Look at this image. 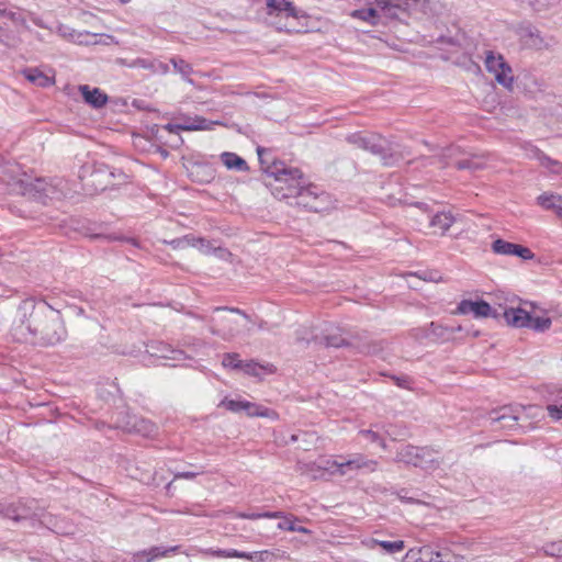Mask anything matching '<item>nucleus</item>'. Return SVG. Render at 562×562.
Segmentation results:
<instances>
[{"mask_svg":"<svg viewBox=\"0 0 562 562\" xmlns=\"http://www.w3.org/2000/svg\"><path fill=\"white\" fill-rule=\"evenodd\" d=\"M12 337L38 347H53L67 338L61 313L44 300L20 302L11 328Z\"/></svg>","mask_w":562,"mask_h":562,"instance_id":"f257e3e1","label":"nucleus"},{"mask_svg":"<svg viewBox=\"0 0 562 562\" xmlns=\"http://www.w3.org/2000/svg\"><path fill=\"white\" fill-rule=\"evenodd\" d=\"M266 173L274 178L276 182L286 186L288 193H282L280 199L293 198L296 205L312 212H322L330 204V195L315 184L307 183L299 168L278 161L269 166ZM280 189L283 187L280 186Z\"/></svg>","mask_w":562,"mask_h":562,"instance_id":"f03ea898","label":"nucleus"},{"mask_svg":"<svg viewBox=\"0 0 562 562\" xmlns=\"http://www.w3.org/2000/svg\"><path fill=\"white\" fill-rule=\"evenodd\" d=\"M8 186L11 193L29 196L43 204L50 200H61L69 191L67 181L58 178L49 181L43 178L34 180L12 178Z\"/></svg>","mask_w":562,"mask_h":562,"instance_id":"7ed1b4c3","label":"nucleus"},{"mask_svg":"<svg viewBox=\"0 0 562 562\" xmlns=\"http://www.w3.org/2000/svg\"><path fill=\"white\" fill-rule=\"evenodd\" d=\"M346 140L358 148L379 156L385 166H392L396 161L392 144L379 134H363L358 132L349 134Z\"/></svg>","mask_w":562,"mask_h":562,"instance_id":"20e7f679","label":"nucleus"},{"mask_svg":"<svg viewBox=\"0 0 562 562\" xmlns=\"http://www.w3.org/2000/svg\"><path fill=\"white\" fill-rule=\"evenodd\" d=\"M0 515L16 522L30 521L32 527L35 526V521L45 526L50 522L47 521L44 509L35 499H20L8 505H0Z\"/></svg>","mask_w":562,"mask_h":562,"instance_id":"39448f33","label":"nucleus"},{"mask_svg":"<svg viewBox=\"0 0 562 562\" xmlns=\"http://www.w3.org/2000/svg\"><path fill=\"white\" fill-rule=\"evenodd\" d=\"M396 461L404 462L426 471L436 470L441 463L435 450L428 447H416L412 445H406L398 450Z\"/></svg>","mask_w":562,"mask_h":562,"instance_id":"423d86ee","label":"nucleus"},{"mask_svg":"<svg viewBox=\"0 0 562 562\" xmlns=\"http://www.w3.org/2000/svg\"><path fill=\"white\" fill-rule=\"evenodd\" d=\"M114 171L104 164L85 165L79 173L83 188L91 192H101L116 184L112 182Z\"/></svg>","mask_w":562,"mask_h":562,"instance_id":"0eeeda50","label":"nucleus"},{"mask_svg":"<svg viewBox=\"0 0 562 562\" xmlns=\"http://www.w3.org/2000/svg\"><path fill=\"white\" fill-rule=\"evenodd\" d=\"M506 323L516 328H530L536 331H546L551 326V318L532 316L522 308H507L503 313Z\"/></svg>","mask_w":562,"mask_h":562,"instance_id":"6e6552de","label":"nucleus"},{"mask_svg":"<svg viewBox=\"0 0 562 562\" xmlns=\"http://www.w3.org/2000/svg\"><path fill=\"white\" fill-rule=\"evenodd\" d=\"M522 411V405H505L490 412L487 420L493 430H513L520 426Z\"/></svg>","mask_w":562,"mask_h":562,"instance_id":"1a4fd4ad","label":"nucleus"},{"mask_svg":"<svg viewBox=\"0 0 562 562\" xmlns=\"http://www.w3.org/2000/svg\"><path fill=\"white\" fill-rule=\"evenodd\" d=\"M485 66L488 72L494 74L495 80L503 87L510 89L514 82L513 70L502 55L486 52Z\"/></svg>","mask_w":562,"mask_h":562,"instance_id":"9d476101","label":"nucleus"},{"mask_svg":"<svg viewBox=\"0 0 562 562\" xmlns=\"http://www.w3.org/2000/svg\"><path fill=\"white\" fill-rule=\"evenodd\" d=\"M376 461L367 459L362 454L351 456L349 459H342L341 461L333 462L331 473L339 475H348L358 470H366L367 472H373L376 470Z\"/></svg>","mask_w":562,"mask_h":562,"instance_id":"9b49d317","label":"nucleus"},{"mask_svg":"<svg viewBox=\"0 0 562 562\" xmlns=\"http://www.w3.org/2000/svg\"><path fill=\"white\" fill-rule=\"evenodd\" d=\"M458 151L459 148L457 147H450L447 149V154H445V156L451 159V161L447 162V165L452 166L459 170H469L471 172L481 170L486 166L484 155L469 154L462 158H457Z\"/></svg>","mask_w":562,"mask_h":562,"instance_id":"f8f14e48","label":"nucleus"},{"mask_svg":"<svg viewBox=\"0 0 562 562\" xmlns=\"http://www.w3.org/2000/svg\"><path fill=\"white\" fill-rule=\"evenodd\" d=\"M516 33L528 47L542 49L550 46L551 38L547 40L542 37L540 31L531 23L522 22L518 24L516 27Z\"/></svg>","mask_w":562,"mask_h":562,"instance_id":"ddd939ff","label":"nucleus"},{"mask_svg":"<svg viewBox=\"0 0 562 562\" xmlns=\"http://www.w3.org/2000/svg\"><path fill=\"white\" fill-rule=\"evenodd\" d=\"M117 427H121L127 432H135L143 437H151L157 434L156 424L137 415H127L126 422L119 423Z\"/></svg>","mask_w":562,"mask_h":562,"instance_id":"4468645a","label":"nucleus"},{"mask_svg":"<svg viewBox=\"0 0 562 562\" xmlns=\"http://www.w3.org/2000/svg\"><path fill=\"white\" fill-rule=\"evenodd\" d=\"M494 254L503 256H517L524 260L533 259L535 254L528 248L519 244L510 243L502 238H497L491 246Z\"/></svg>","mask_w":562,"mask_h":562,"instance_id":"2eb2a0df","label":"nucleus"},{"mask_svg":"<svg viewBox=\"0 0 562 562\" xmlns=\"http://www.w3.org/2000/svg\"><path fill=\"white\" fill-rule=\"evenodd\" d=\"M383 16L390 20L402 21L411 13L408 7L402 4L398 0H374Z\"/></svg>","mask_w":562,"mask_h":562,"instance_id":"dca6fc26","label":"nucleus"},{"mask_svg":"<svg viewBox=\"0 0 562 562\" xmlns=\"http://www.w3.org/2000/svg\"><path fill=\"white\" fill-rule=\"evenodd\" d=\"M237 326L238 322L227 316L212 317L210 330L213 335L229 340L237 334Z\"/></svg>","mask_w":562,"mask_h":562,"instance_id":"f3484780","label":"nucleus"},{"mask_svg":"<svg viewBox=\"0 0 562 562\" xmlns=\"http://www.w3.org/2000/svg\"><path fill=\"white\" fill-rule=\"evenodd\" d=\"M147 352L157 359H167L180 361L186 359V355L180 349H175L162 341H155L147 346Z\"/></svg>","mask_w":562,"mask_h":562,"instance_id":"a211bd4d","label":"nucleus"},{"mask_svg":"<svg viewBox=\"0 0 562 562\" xmlns=\"http://www.w3.org/2000/svg\"><path fill=\"white\" fill-rule=\"evenodd\" d=\"M461 326L447 327L441 324L431 322L427 328L424 329V337L432 342H442L449 340L457 331H460Z\"/></svg>","mask_w":562,"mask_h":562,"instance_id":"6ab92c4d","label":"nucleus"},{"mask_svg":"<svg viewBox=\"0 0 562 562\" xmlns=\"http://www.w3.org/2000/svg\"><path fill=\"white\" fill-rule=\"evenodd\" d=\"M121 64L128 68H143L147 69L153 74L167 75L170 69L169 65L158 60V59H148V58H135L131 61L121 60Z\"/></svg>","mask_w":562,"mask_h":562,"instance_id":"aec40b11","label":"nucleus"},{"mask_svg":"<svg viewBox=\"0 0 562 562\" xmlns=\"http://www.w3.org/2000/svg\"><path fill=\"white\" fill-rule=\"evenodd\" d=\"M318 345L325 347L340 348L347 346L348 342L342 337L340 329L338 327L327 324L319 333Z\"/></svg>","mask_w":562,"mask_h":562,"instance_id":"412c9836","label":"nucleus"},{"mask_svg":"<svg viewBox=\"0 0 562 562\" xmlns=\"http://www.w3.org/2000/svg\"><path fill=\"white\" fill-rule=\"evenodd\" d=\"M179 546L173 547H151L148 550H143L134 553V562H153L154 560L162 557H167L169 553H175L179 550Z\"/></svg>","mask_w":562,"mask_h":562,"instance_id":"4be33fe9","label":"nucleus"},{"mask_svg":"<svg viewBox=\"0 0 562 562\" xmlns=\"http://www.w3.org/2000/svg\"><path fill=\"white\" fill-rule=\"evenodd\" d=\"M267 13L270 16L280 14H284L286 18L299 16L296 8L289 0H267Z\"/></svg>","mask_w":562,"mask_h":562,"instance_id":"5701e85b","label":"nucleus"},{"mask_svg":"<svg viewBox=\"0 0 562 562\" xmlns=\"http://www.w3.org/2000/svg\"><path fill=\"white\" fill-rule=\"evenodd\" d=\"M79 91L85 102L94 109H101L108 102V95L99 88H90L88 85L79 86Z\"/></svg>","mask_w":562,"mask_h":562,"instance_id":"b1692460","label":"nucleus"},{"mask_svg":"<svg viewBox=\"0 0 562 562\" xmlns=\"http://www.w3.org/2000/svg\"><path fill=\"white\" fill-rule=\"evenodd\" d=\"M274 513H280L281 517H272V519H280L278 524V529L280 530H286L291 532H300V533H310L311 530L303 527V526H296V521H301V519L292 514H285L282 510H276Z\"/></svg>","mask_w":562,"mask_h":562,"instance_id":"393cba45","label":"nucleus"},{"mask_svg":"<svg viewBox=\"0 0 562 562\" xmlns=\"http://www.w3.org/2000/svg\"><path fill=\"white\" fill-rule=\"evenodd\" d=\"M221 161L231 170L247 171L249 169L247 161L235 153H223L221 155Z\"/></svg>","mask_w":562,"mask_h":562,"instance_id":"a878e982","label":"nucleus"},{"mask_svg":"<svg viewBox=\"0 0 562 562\" xmlns=\"http://www.w3.org/2000/svg\"><path fill=\"white\" fill-rule=\"evenodd\" d=\"M350 16H352L353 19L362 20V21L369 23L370 25L375 26L379 24L381 15H380L378 9L369 7V8L353 10L350 13Z\"/></svg>","mask_w":562,"mask_h":562,"instance_id":"bb28decb","label":"nucleus"},{"mask_svg":"<svg viewBox=\"0 0 562 562\" xmlns=\"http://www.w3.org/2000/svg\"><path fill=\"white\" fill-rule=\"evenodd\" d=\"M456 218L450 212H438L430 220V226L437 227L443 235L454 223Z\"/></svg>","mask_w":562,"mask_h":562,"instance_id":"cd10ccee","label":"nucleus"},{"mask_svg":"<svg viewBox=\"0 0 562 562\" xmlns=\"http://www.w3.org/2000/svg\"><path fill=\"white\" fill-rule=\"evenodd\" d=\"M23 74L30 82L35 83L38 87H49L54 83V80L50 77L43 74L37 68H27Z\"/></svg>","mask_w":562,"mask_h":562,"instance_id":"c85d7f7f","label":"nucleus"},{"mask_svg":"<svg viewBox=\"0 0 562 562\" xmlns=\"http://www.w3.org/2000/svg\"><path fill=\"white\" fill-rule=\"evenodd\" d=\"M170 63L173 66V70L179 74L184 81L193 85V80L190 78V76L193 74V68L189 63L180 57L170 58Z\"/></svg>","mask_w":562,"mask_h":562,"instance_id":"c756f323","label":"nucleus"},{"mask_svg":"<svg viewBox=\"0 0 562 562\" xmlns=\"http://www.w3.org/2000/svg\"><path fill=\"white\" fill-rule=\"evenodd\" d=\"M319 334L315 331V329L301 326L295 331V340L297 342L311 344L314 342L318 345Z\"/></svg>","mask_w":562,"mask_h":562,"instance_id":"7c9ffc66","label":"nucleus"},{"mask_svg":"<svg viewBox=\"0 0 562 562\" xmlns=\"http://www.w3.org/2000/svg\"><path fill=\"white\" fill-rule=\"evenodd\" d=\"M537 158L539 159L541 166L549 169L551 172L562 175V162L550 158L540 150H537Z\"/></svg>","mask_w":562,"mask_h":562,"instance_id":"2f4dec72","label":"nucleus"},{"mask_svg":"<svg viewBox=\"0 0 562 562\" xmlns=\"http://www.w3.org/2000/svg\"><path fill=\"white\" fill-rule=\"evenodd\" d=\"M170 244L172 245L173 248H180V247L190 246V245L193 247L199 246L201 249L206 247L207 250H204V251L209 252V241L204 238L190 239L189 237H184V238L173 239Z\"/></svg>","mask_w":562,"mask_h":562,"instance_id":"473e14b6","label":"nucleus"},{"mask_svg":"<svg viewBox=\"0 0 562 562\" xmlns=\"http://www.w3.org/2000/svg\"><path fill=\"white\" fill-rule=\"evenodd\" d=\"M520 3L528 5L535 12H541L554 7L560 0H518Z\"/></svg>","mask_w":562,"mask_h":562,"instance_id":"72a5a7b5","label":"nucleus"},{"mask_svg":"<svg viewBox=\"0 0 562 562\" xmlns=\"http://www.w3.org/2000/svg\"><path fill=\"white\" fill-rule=\"evenodd\" d=\"M472 313L475 317L497 316L496 313L493 312L491 305L483 300L474 301Z\"/></svg>","mask_w":562,"mask_h":562,"instance_id":"f704fd0d","label":"nucleus"},{"mask_svg":"<svg viewBox=\"0 0 562 562\" xmlns=\"http://www.w3.org/2000/svg\"><path fill=\"white\" fill-rule=\"evenodd\" d=\"M537 202L543 209L551 210L555 207V204L562 202V196L553 193H542L537 198Z\"/></svg>","mask_w":562,"mask_h":562,"instance_id":"c9c22d12","label":"nucleus"},{"mask_svg":"<svg viewBox=\"0 0 562 562\" xmlns=\"http://www.w3.org/2000/svg\"><path fill=\"white\" fill-rule=\"evenodd\" d=\"M214 122H211L202 116H195L194 119L187 121L183 125L189 126L186 131H206L211 130Z\"/></svg>","mask_w":562,"mask_h":562,"instance_id":"e433bc0d","label":"nucleus"},{"mask_svg":"<svg viewBox=\"0 0 562 562\" xmlns=\"http://www.w3.org/2000/svg\"><path fill=\"white\" fill-rule=\"evenodd\" d=\"M279 550L277 551H269L263 550L259 552H251L250 561L252 562H273L279 557Z\"/></svg>","mask_w":562,"mask_h":562,"instance_id":"4c0bfd02","label":"nucleus"},{"mask_svg":"<svg viewBox=\"0 0 562 562\" xmlns=\"http://www.w3.org/2000/svg\"><path fill=\"white\" fill-rule=\"evenodd\" d=\"M375 543L385 550L387 553H397L405 548L403 540L396 541H386V540H375Z\"/></svg>","mask_w":562,"mask_h":562,"instance_id":"58836bf2","label":"nucleus"},{"mask_svg":"<svg viewBox=\"0 0 562 562\" xmlns=\"http://www.w3.org/2000/svg\"><path fill=\"white\" fill-rule=\"evenodd\" d=\"M524 411L521 412V420L524 419H540L543 416V411L541 406L538 405H528L522 406Z\"/></svg>","mask_w":562,"mask_h":562,"instance_id":"ea45409f","label":"nucleus"},{"mask_svg":"<svg viewBox=\"0 0 562 562\" xmlns=\"http://www.w3.org/2000/svg\"><path fill=\"white\" fill-rule=\"evenodd\" d=\"M244 411L250 417L268 416V408H265L262 406L256 405L247 401L245 402Z\"/></svg>","mask_w":562,"mask_h":562,"instance_id":"a19ab883","label":"nucleus"},{"mask_svg":"<svg viewBox=\"0 0 562 562\" xmlns=\"http://www.w3.org/2000/svg\"><path fill=\"white\" fill-rule=\"evenodd\" d=\"M238 517L244 518V519H250V520H256V519H260V518L272 519V517H281V514L280 513H271V512H262V513L249 512V513H240V514H238Z\"/></svg>","mask_w":562,"mask_h":562,"instance_id":"79ce46f5","label":"nucleus"},{"mask_svg":"<svg viewBox=\"0 0 562 562\" xmlns=\"http://www.w3.org/2000/svg\"><path fill=\"white\" fill-rule=\"evenodd\" d=\"M224 367L232 369H240L243 367V361L239 360L238 353H225L222 360Z\"/></svg>","mask_w":562,"mask_h":562,"instance_id":"37998d69","label":"nucleus"},{"mask_svg":"<svg viewBox=\"0 0 562 562\" xmlns=\"http://www.w3.org/2000/svg\"><path fill=\"white\" fill-rule=\"evenodd\" d=\"M245 373L254 376H258L262 370V366L250 360L248 362H243V367L240 368Z\"/></svg>","mask_w":562,"mask_h":562,"instance_id":"c03bdc74","label":"nucleus"},{"mask_svg":"<svg viewBox=\"0 0 562 562\" xmlns=\"http://www.w3.org/2000/svg\"><path fill=\"white\" fill-rule=\"evenodd\" d=\"M246 401H237V400H228L225 398L222 401L221 405L224 406L226 409L238 413L244 411V405Z\"/></svg>","mask_w":562,"mask_h":562,"instance_id":"a18cd8bd","label":"nucleus"},{"mask_svg":"<svg viewBox=\"0 0 562 562\" xmlns=\"http://www.w3.org/2000/svg\"><path fill=\"white\" fill-rule=\"evenodd\" d=\"M546 555L560 557L562 555V541L551 542L543 547Z\"/></svg>","mask_w":562,"mask_h":562,"instance_id":"49530a36","label":"nucleus"},{"mask_svg":"<svg viewBox=\"0 0 562 562\" xmlns=\"http://www.w3.org/2000/svg\"><path fill=\"white\" fill-rule=\"evenodd\" d=\"M361 436L370 440L371 442H379L382 448H385V442L381 439L379 432L373 431L372 429L360 430Z\"/></svg>","mask_w":562,"mask_h":562,"instance_id":"de8ad7c7","label":"nucleus"},{"mask_svg":"<svg viewBox=\"0 0 562 562\" xmlns=\"http://www.w3.org/2000/svg\"><path fill=\"white\" fill-rule=\"evenodd\" d=\"M473 303H474V301H471V300H462V301L458 304L457 312H458L459 314H469V313H472Z\"/></svg>","mask_w":562,"mask_h":562,"instance_id":"09e8293b","label":"nucleus"},{"mask_svg":"<svg viewBox=\"0 0 562 562\" xmlns=\"http://www.w3.org/2000/svg\"><path fill=\"white\" fill-rule=\"evenodd\" d=\"M419 549H411L403 558V562H420Z\"/></svg>","mask_w":562,"mask_h":562,"instance_id":"8fccbe9b","label":"nucleus"},{"mask_svg":"<svg viewBox=\"0 0 562 562\" xmlns=\"http://www.w3.org/2000/svg\"><path fill=\"white\" fill-rule=\"evenodd\" d=\"M213 555L218 558H238L241 557L239 554V551L236 549H229V550H217L213 552Z\"/></svg>","mask_w":562,"mask_h":562,"instance_id":"3c124183","label":"nucleus"},{"mask_svg":"<svg viewBox=\"0 0 562 562\" xmlns=\"http://www.w3.org/2000/svg\"><path fill=\"white\" fill-rule=\"evenodd\" d=\"M214 313L229 312L241 315L244 318L248 319V315L238 307H227V306H218L213 310Z\"/></svg>","mask_w":562,"mask_h":562,"instance_id":"603ef678","label":"nucleus"},{"mask_svg":"<svg viewBox=\"0 0 562 562\" xmlns=\"http://www.w3.org/2000/svg\"><path fill=\"white\" fill-rule=\"evenodd\" d=\"M391 379L400 387H403V389L409 387L411 380L407 375H401V376L392 375Z\"/></svg>","mask_w":562,"mask_h":562,"instance_id":"864d4df0","label":"nucleus"},{"mask_svg":"<svg viewBox=\"0 0 562 562\" xmlns=\"http://www.w3.org/2000/svg\"><path fill=\"white\" fill-rule=\"evenodd\" d=\"M67 27H65L64 25H60L59 29H58V32L64 36V37H69L74 41H77L79 43H82V41L80 40L81 35L82 34H77V36H75V31L72 32H67Z\"/></svg>","mask_w":562,"mask_h":562,"instance_id":"5fc2aeb1","label":"nucleus"},{"mask_svg":"<svg viewBox=\"0 0 562 562\" xmlns=\"http://www.w3.org/2000/svg\"><path fill=\"white\" fill-rule=\"evenodd\" d=\"M186 128H190L187 125L183 124H171L168 123L164 126V130L168 131L169 133L178 134L179 131H186Z\"/></svg>","mask_w":562,"mask_h":562,"instance_id":"6e6d98bb","label":"nucleus"},{"mask_svg":"<svg viewBox=\"0 0 562 562\" xmlns=\"http://www.w3.org/2000/svg\"><path fill=\"white\" fill-rule=\"evenodd\" d=\"M420 279L431 282H437L440 279V276L437 271H430V272H423V274L419 276Z\"/></svg>","mask_w":562,"mask_h":562,"instance_id":"4d7b16f0","label":"nucleus"},{"mask_svg":"<svg viewBox=\"0 0 562 562\" xmlns=\"http://www.w3.org/2000/svg\"><path fill=\"white\" fill-rule=\"evenodd\" d=\"M213 251H214V255L221 259H226L231 256V252L227 249L222 248V247L214 248Z\"/></svg>","mask_w":562,"mask_h":562,"instance_id":"13d9d810","label":"nucleus"},{"mask_svg":"<svg viewBox=\"0 0 562 562\" xmlns=\"http://www.w3.org/2000/svg\"><path fill=\"white\" fill-rule=\"evenodd\" d=\"M397 496L398 498L402 501V502H405V503H415L416 501L413 498V497H409L407 496V492L403 488L398 493H397Z\"/></svg>","mask_w":562,"mask_h":562,"instance_id":"bf43d9fd","label":"nucleus"},{"mask_svg":"<svg viewBox=\"0 0 562 562\" xmlns=\"http://www.w3.org/2000/svg\"><path fill=\"white\" fill-rule=\"evenodd\" d=\"M198 475L196 472H179L177 474H175V479H187V480H191V479H194L195 476Z\"/></svg>","mask_w":562,"mask_h":562,"instance_id":"052dcab7","label":"nucleus"},{"mask_svg":"<svg viewBox=\"0 0 562 562\" xmlns=\"http://www.w3.org/2000/svg\"><path fill=\"white\" fill-rule=\"evenodd\" d=\"M114 171V177H112V182H114L115 179L119 180L117 183H122L126 180V175L122 171V170H113Z\"/></svg>","mask_w":562,"mask_h":562,"instance_id":"680f3d73","label":"nucleus"},{"mask_svg":"<svg viewBox=\"0 0 562 562\" xmlns=\"http://www.w3.org/2000/svg\"><path fill=\"white\" fill-rule=\"evenodd\" d=\"M31 20H32V22H33L36 26H38V27H41V29H48V26L44 23L43 19H41V18H40V16H37V15H33V16L31 18Z\"/></svg>","mask_w":562,"mask_h":562,"instance_id":"e2e57ef3","label":"nucleus"},{"mask_svg":"<svg viewBox=\"0 0 562 562\" xmlns=\"http://www.w3.org/2000/svg\"><path fill=\"white\" fill-rule=\"evenodd\" d=\"M114 239H121V237H114ZM122 240L133 245L134 247H139V241L132 237L122 238Z\"/></svg>","mask_w":562,"mask_h":562,"instance_id":"0e129e2a","label":"nucleus"},{"mask_svg":"<svg viewBox=\"0 0 562 562\" xmlns=\"http://www.w3.org/2000/svg\"><path fill=\"white\" fill-rule=\"evenodd\" d=\"M402 4H404L405 7H408V9L411 10L412 7L416 5L420 0H398Z\"/></svg>","mask_w":562,"mask_h":562,"instance_id":"69168bd1","label":"nucleus"},{"mask_svg":"<svg viewBox=\"0 0 562 562\" xmlns=\"http://www.w3.org/2000/svg\"><path fill=\"white\" fill-rule=\"evenodd\" d=\"M559 217L562 218V202H559V204H555V207L552 209Z\"/></svg>","mask_w":562,"mask_h":562,"instance_id":"338daca9","label":"nucleus"},{"mask_svg":"<svg viewBox=\"0 0 562 562\" xmlns=\"http://www.w3.org/2000/svg\"><path fill=\"white\" fill-rule=\"evenodd\" d=\"M239 554H241V557H238L239 559H247V560H250V558H249V557H251V553H247V552L239 551Z\"/></svg>","mask_w":562,"mask_h":562,"instance_id":"774afa93","label":"nucleus"}]
</instances>
